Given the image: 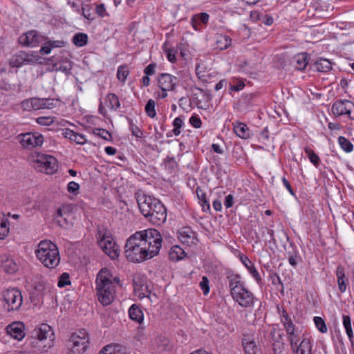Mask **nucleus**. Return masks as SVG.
<instances>
[{
  "instance_id": "nucleus-54",
  "label": "nucleus",
  "mask_w": 354,
  "mask_h": 354,
  "mask_svg": "<svg viewBox=\"0 0 354 354\" xmlns=\"http://www.w3.org/2000/svg\"><path fill=\"white\" fill-rule=\"evenodd\" d=\"M80 189V185L75 181H71L67 186V190L69 193L76 194Z\"/></svg>"
},
{
  "instance_id": "nucleus-30",
  "label": "nucleus",
  "mask_w": 354,
  "mask_h": 354,
  "mask_svg": "<svg viewBox=\"0 0 354 354\" xmlns=\"http://www.w3.org/2000/svg\"><path fill=\"white\" fill-rule=\"evenodd\" d=\"M315 70L322 73H327L332 69V63L327 59L320 58L314 64Z\"/></svg>"
},
{
  "instance_id": "nucleus-12",
  "label": "nucleus",
  "mask_w": 354,
  "mask_h": 354,
  "mask_svg": "<svg viewBox=\"0 0 354 354\" xmlns=\"http://www.w3.org/2000/svg\"><path fill=\"white\" fill-rule=\"evenodd\" d=\"M234 301L242 308H252L257 300L254 295L245 287L232 295Z\"/></svg>"
},
{
  "instance_id": "nucleus-11",
  "label": "nucleus",
  "mask_w": 354,
  "mask_h": 354,
  "mask_svg": "<svg viewBox=\"0 0 354 354\" xmlns=\"http://www.w3.org/2000/svg\"><path fill=\"white\" fill-rule=\"evenodd\" d=\"M331 111L336 117L346 115L354 120V103L347 100H338L332 106Z\"/></svg>"
},
{
  "instance_id": "nucleus-28",
  "label": "nucleus",
  "mask_w": 354,
  "mask_h": 354,
  "mask_svg": "<svg viewBox=\"0 0 354 354\" xmlns=\"http://www.w3.org/2000/svg\"><path fill=\"white\" fill-rule=\"evenodd\" d=\"M99 354H131L127 352V348L120 345H107L104 346Z\"/></svg>"
},
{
  "instance_id": "nucleus-56",
  "label": "nucleus",
  "mask_w": 354,
  "mask_h": 354,
  "mask_svg": "<svg viewBox=\"0 0 354 354\" xmlns=\"http://www.w3.org/2000/svg\"><path fill=\"white\" fill-rule=\"evenodd\" d=\"M176 50L174 49L169 48L166 50V55L168 60L171 62H175L176 61Z\"/></svg>"
},
{
  "instance_id": "nucleus-64",
  "label": "nucleus",
  "mask_w": 354,
  "mask_h": 354,
  "mask_svg": "<svg viewBox=\"0 0 354 354\" xmlns=\"http://www.w3.org/2000/svg\"><path fill=\"white\" fill-rule=\"evenodd\" d=\"M261 21L267 26H270L273 24V18L270 15H266L262 17Z\"/></svg>"
},
{
  "instance_id": "nucleus-5",
  "label": "nucleus",
  "mask_w": 354,
  "mask_h": 354,
  "mask_svg": "<svg viewBox=\"0 0 354 354\" xmlns=\"http://www.w3.org/2000/svg\"><path fill=\"white\" fill-rule=\"evenodd\" d=\"M35 254L38 260L48 268L53 269L59 263L60 256L58 248L56 244L49 240L40 241Z\"/></svg>"
},
{
  "instance_id": "nucleus-63",
  "label": "nucleus",
  "mask_w": 354,
  "mask_h": 354,
  "mask_svg": "<svg viewBox=\"0 0 354 354\" xmlns=\"http://www.w3.org/2000/svg\"><path fill=\"white\" fill-rule=\"evenodd\" d=\"M156 65L154 64H149L145 69V73L147 75H151L155 73Z\"/></svg>"
},
{
  "instance_id": "nucleus-24",
  "label": "nucleus",
  "mask_w": 354,
  "mask_h": 354,
  "mask_svg": "<svg viewBox=\"0 0 354 354\" xmlns=\"http://www.w3.org/2000/svg\"><path fill=\"white\" fill-rule=\"evenodd\" d=\"M232 44V39L223 34H217L215 37V48L223 50L228 48Z\"/></svg>"
},
{
  "instance_id": "nucleus-39",
  "label": "nucleus",
  "mask_w": 354,
  "mask_h": 354,
  "mask_svg": "<svg viewBox=\"0 0 354 354\" xmlns=\"http://www.w3.org/2000/svg\"><path fill=\"white\" fill-rule=\"evenodd\" d=\"M9 231V221L4 217H0V239H5Z\"/></svg>"
},
{
  "instance_id": "nucleus-59",
  "label": "nucleus",
  "mask_w": 354,
  "mask_h": 354,
  "mask_svg": "<svg viewBox=\"0 0 354 354\" xmlns=\"http://www.w3.org/2000/svg\"><path fill=\"white\" fill-rule=\"evenodd\" d=\"M21 106L26 111H31L33 109L32 98L24 100L21 103Z\"/></svg>"
},
{
  "instance_id": "nucleus-29",
  "label": "nucleus",
  "mask_w": 354,
  "mask_h": 354,
  "mask_svg": "<svg viewBox=\"0 0 354 354\" xmlns=\"http://www.w3.org/2000/svg\"><path fill=\"white\" fill-rule=\"evenodd\" d=\"M241 261L243 263V264L246 267L250 274L254 277V279L257 282L260 281L261 279L259 275V273L254 266L252 261L246 256L241 257Z\"/></svg>"
},
{
  "instance_id": "nucleus-18",
  "label": "nucleus",
  "mask_w": 354,
  "mask_h": 354,
  "mask_svg": "<svg viewBox=\"0 0 354 354\" xmlns=\"http://www.w3.org/2000/svg\"><path fill=\"white\" fill-rule=\"evenodd\" d=\"M313 343L309 337L303 335V338L300 343L295 346L291 347V349L295 354H312Z\"/></svg>"
},
{
  "instance_id": "nucleus-44",
  "label": "nucleus",
  "mask_w": 354,
  "mask_h": 354,
  "mask_svg": "<svg viewBox=\"0 0 354 354\" xmlns=\"http://www.w3.org/2000/svg\"><path fill=\"white\" fill-rule=\"evenodd\" d=\"M133 239V235L130 236L127 241V243L125 245V254L127 259L130 262H133V245L131 240Z\"/></svg>"
},
{
  "instance_id": "nucleus-10",
  "label": "nucleus",
  "mask_w": 354,
  "mask_h": 354,
  "mask_svg": "<svg viewBox=\"0 0 354 354\" xmlns=\"http://www.w3.org/2000/svg\"><path fill=\"white\" fill-rule=\"evenodd\" d=\"M143 320L142 310L138 306L134 305V324H138L136 333L134 335V346H141L147 342L146 326L143 323Z\"/></svg>"
},
{
  "instance_id": "nucleus-31",
  "label": "nucleus",
  "mask_w": 354,
  "mask_h": 354,
  "mask_svg": "<svg viewBox=\"0 0 354 354\" xmlns=\"http://www.w3.org/2000/svg\"><path fill=\"white\" fill-rule=\"evenodd\" d=\"M196 193L203 210L204 212L209 211L210 204L207 198L206 193L200 187L196 188Z\"/></svg>"
},
{
  "instance_id": "nucleus-35",
  "label": "nucleus",
  "mask_w": 354,
  "mask_h": 354,
  "mask_svg": "<svg viewBox=\"0 0 354 354\" xmlns=\"http://www.w3.org/2000/svg\"><path fill=\"white\" fill-rule=\"evenodd\" d=\"M342 324L345 328L346 333L349 339L350 342H352L353 338V332L351 326V319L349 315H342Z\"/></svg>"
},
{
  "instance_id": "nucleus-33",
  "label": "nucleus",
  "mask_w": 354,
  "mask_h": 354,
  "mask_svg": "<svg viewBox=\"0 0 354 354\" xmlns=\"http://www.w3.org/2000/svg\"><path fill=\"white\" fill-rule=\"evenodd\" d=\"M169 256L171 260L177 261L185 257V252L180 246L174 245L170 249Z\"/></svg>"
},
{
  "instance_id": "nucleus-43",
  "label": "nucleus",
  "mask_w": 354,
  "mask_h": 354,
  "mask_svg": "<svg viewBox=\"0 0 354 354\" xmlns=\"http://www.w3.org/2000/svg\"><path fill=\"white\" fill-rule=\"evenodd\" d=\"M24 58L26 64L37 63L41 59L37 53L26 51H24Z\"/></svg>"
},
{
  "instance_id": "nucleus-19",
  "label": "nucleus",
  "mask_w": 354,
  "mask_h": 354,
  "mask_svg": "<svg viewBox=\"0 0 354 354\" xmlns=\"http://www.w3.org/2000/svg\"><path fill=\"white\" fill-rule=\"evenodd\" d=\"M0 261L2 269L8 274L15 273L19 268V266L15 260L6 254L1 256Z\"/></svg>"
},
{
  "instance_id": "nucleus-15",
  "label": "nucleus",
  "mask_w": 354,
  "mask_h": 354,
  "mask_svg": "<svg viewBox=\"0 0 354 354\" xmlns=\"http://www.w3.org/2000/svg\"><path fill=\"white\" fill-rule=\"evenodd\" d=\"M157 81L161 91H173L178 83V78L169 73H161L158 77Z\"/></svg>"
},
{
  "instance_id": "nucleus-14",
  "label": "nucleus",
  "mask_w": 354,
  "mask_h": 354,
  "mask_svg": "<svg viewBox=\"0 0 354 354\" xmlns=\"http://www.w3.org/2000/svg\"><path fill=\"white\" fill-rule=\"evenodd\" d=\"M20 136L21 144L26 148L40 147L44 143V137L38 132L26 133L21 134Z\"/></svg>"
},
{
  "instance_id": "nucleus-20",
  "label": "nucleus",
  "mask_w": 354,
  "mask_h": 354,
  "mask_svg": "<svg viewBox=\"0 0 354 354\" xmlns=\"http://www.w3.org/2000/svg\"><path fill=\"white\" fill-rule=\"evenodd\" d=\"M152 347L154 351L161 353L169 351L171 348V345L167 337L158 335L153 339Z\"/></svg>"
},
{
  "instance_id": "nucleus-61",
  "label": "nucleus",
  "mask_w": 354,
  "mask_h": 354,
  "mask_svg": "<svg viewBox=\"0 0 354 354\" xmlns=\"http://www.w3.org/2000/svg\"><path fill=\"white\" fill-rule=\"evenodd\" d=\"M134 136H136L137 138H139V140H137V142H140V143L144 144L145 139H143V132L137 127L134 128Z\"/></svg>"
},
{
  "instance_id": "nucleus-26",
  "label": "nucleus",
  "mask_w": 354,
  "mask_h": 354,
  "mask_svg": "<svg viewBox=\"0 0 354 354\" xmlns=\"http://www.w3.org/2000/svg\"><path fill=\"white\" fill-rule=\"evenodd\" d=\"M234 131L237 136L243 139H247L250 136L249 128L245 123L235 122L233 123Z\"/></svg>"
},
{
  "instance_id": "nucleus-17",
  "label": "nucleus",
  "mask_w": 354,
  "mask_h": 354,
  "mask_svg": "<svg viewBox=\"0 0 354 354\" xmlns=\"http://www.w3.org/2000/svg\"><path fill=\"white\" fill-rule=\"evenodd\" d=\"M24 324L21 322H15L6 327V333L15 339L21 340L25 336Z\"/></svg>"
},
{
  "instance_id": "nucleus-38",
  "label": "nucleus",
  "mask_w": 354,
  "mask_h": 354,
  "mask_svg": "<svg viewBox=\"0 0 354 354\" xmlns=\"http://www.w3.org/2000/svg\"><path fill=\"white\" fill-rule=\"evenodd\" d=\"M106 104L108 107L113 110H116L120 106L118 97L113 93H109L106 96Z\"/></svg>"
},
{
  "instance_id": "nucleus-51",
  "label": "nucleus",
  "mask_w": 354,
  "mask_h": 354,
  "mask_svg": "<svg viewBox=\"0 0 354 354\" xmlns=\"http://www.w3.org/2000/svg\"><path fill=\"white\" fill-rule=\"evenodd\" d=\"M43 109H53L56 106L57 100L50 98H42Z\"/></svg>"
},
{
  "instance_id": "nucleus-57",
  "label": "nucleus",
  "mask_w": 354,
  "mask_h": 354,
  "mask_svg": "<svg viewBox=\"0 0 354 354\" xmlns=\"http://www.w3.org/2000/svg\"><path fill=\"white\" fill-rule=\"evenodd\" d=\"M46 44H49L53 49L55 48H61L64 46L65 42L62 40L50 41L47 39Z\"/></svg>"
},
{
  "instance_id": "nucleus-4",
  "label": "nucleus",
  "mask_w": 354,
  "mask_h": 354,
  "mask_svg": "<svg viewBox=\"0 0 354 354\" xmlns=\"http://www.w3.org/2000/svg\"><path fill=\"white\" fill-rule=\"evenodd\" d=\"M55 334L52 327L47 324H41L32 332L28 339L30 345L39 351L45 352L54 345Z\"/></svg>"
},
{
  "instance_id": "nucleus-13",
  "label": "nucleus",
  "mask_w": 354,
  "mask_h": 354,
  "mask_svg": "<svg viewBox=\"0 0 354 354\" xmlns=\"http://www.w3.org/2000/svg\"><path fill=\"white\" fill-rule=\"evenodd\" d=\"M46 37L40 35L36 30L28 31L19 38V42L26 46L36 47L46 41Z\"/></svg>"
},
{
  "instance_id": "nucleus-49",
  "label": "nucleus",
  "mask_w": 354,
  "mask_h": 354,
  "mask_svg": "<svg viewBox=\"0 0 354 354\" xmlns=\"http://www.w3.org/2000/svg\"><path fill=\"white\" fill-rule=\"evenodd\" d=\"M93 133L95 136L102 138L105 140H109L111 138V135L110 134V133L108 131L103 129H94L93 130Z\"/></svg>"
},
{
  "instance_id": "nucleus-41",
  "label": "nucleus",
  "mask_w": 354,
  "mask_h": 354,
  "mask_svg": "<svg viewBox=\"0 0 354 354\" xmlns=\"http://www.w3.org/2000/svg\"><path fill=\"white\" fill-rule=\"evenodd\" d=\"M338 143L346 153H350L353 150V145L349 140L344 136H339L338 138Z\"/></svg>"
},
{
  "instance_id": "nucleus-36",
  "label": "nucleus",
  "mask_w": 354,
  "mask_h": 354,
  "mask_svg": "<svg viewBox=\"0 0 354 354\" xmlns=\"http://www.w3.org/2000/svg\"><path fill=\"white\" fill-rule=\"evenodd\" d=\"M10 64L13 67H20L26 64L24 58V51H19L13 55L10 59Z\"/></svg>"
},
{
  "instance_id": "nucleus-2",
  "label": "nucleus",
  "mask_w": 354,
  "mask_h": 354,
  "mask_svg": "<svg viewBox=\"0 0 354 354\" xmlns=\"http://www.w3.org/2000/svg\"><path fill=\"white\" fill-rule=\"evenodd\" d=\"M138 206L142 215L154 225H160L167 220V210L158 199L146 195H138Z\"/></svg>"
},
{
  "instance_id": "nucleus-25",
  "label": "nucleus",
  "mask_w": 354,
  "mask_h": 354,
  "mask_svg": "<svg viewBox=\"0 0 354 354\" xmlns=\"http://www.w3.org/2000/svg\"><path fill=\"white\" fill-rule=\"evenodd\" d=\"M228 279L229 288L230 290L231 295L245 288L243 282L241 281V277L239 275L232 274L230 276Z\"/></svg>"
},
{
  "instance_id": "nucleus-16",
  "label": "nucleus",
  "mask_w": 354,
  "mask_h": 354,
  "mask_svg": "<svg viewBox=\"0 0 354 354\" xmlns=\"http://www.w3.org/2000/svg\"><path fill=\"white\" fill-rule=\"evenodd\" d=\"M178 239L180 242L187 246L196 245L198 243V239L194 232L187 226L181 227L178 230Z\"/></svg>"
},
{
  "instance_id": "nucleus-58",
  "label": "nucleus",
  "mask_w": 354,
  "mask_h": 354,
  "mask_svg": "<svg viewBox=\"0 0 354 354\" xmlns=\"http://www.w3.org/2000/svg\"><path fill=\"white\" fill-rule=\"evenodd\" d=\"M43 101L42 98H37V97H32V103L33 106L34 110H38L43 109Z\"/></svg>"
},
{
  "instance_id": "nucleus-23",
  "label": "nucleus",
  "mask_w": 354,
  "mask_h": 354,
  "mask_svg": "<svg viewBox=\"0 0 354 354\" xmlns=\"http://www.w3.org/2000/svg\"><path fill=\"white\" fill-rule=\"evenodd\" d=\"M286 332L287 333L288 339L290 343V347H295L296 344L300 343L303 338V335H304V334H301V330L295 326L290 328V330L287 328Z\"/></svg>"
},
{
  "instance_id": "nucleus-46",
  "label": "nucleus",
  "mask_w": 354,
  "mask_h": 354,
  "mask_svg": "<svg viewBox=\"0 0 354 354\" xmlns=\"http://www.w3.org/2000/svg\"><path fill=\"white\" fill-rule=\"evenodd\" d=\"M155 105H156L155 101L151 99L147 102V103L145 106L146 113L149 117H150L151 118H155L156 115Z\"/></svg>"
},
{
  "instance_id": "nucleus-53",
  "label": "nucleus",
  "mask_w": 354,
  "mask_h": 354,
  "mask_svg": "<svg viewBox=\"0 0 354 354\" xmlns=\"http://www.w3.org/2000/svg\"><path fill=\"white\" fill-rule=\"evenodd\" d=\"M70 283V281H69V275L67 273H63L60 278H59V280L58 281V286L60 287V288H62V287H64L66 286V285H68Z\"/></svg>"
},
{
  "instance_id": "nucleus-60",
  "label": "nucleus",
  "mask_w": 354,
  "mask_h": 354,
  "mask_svg": "<svg viewBox=\"0 0 354 354\" xmlns=\"http://www.w3.org/2000/svg\"><path fill=\"white\" fill-rule=\"evenodd\" d=\"M245 86V84L243 81L239 80L236 84L235 85H231L230 87V90L234 91H239L242 90Z\"/></svg>"
},
{
  "instance_id": "nucleus-62",
  "label": "nucleus",
  "mask_w": 354,
  "mask_h": 354,
  "mask_svg": "<svg viewBox=\"0 0 354 354\" xmlns=\"http://www.w3.org/2000/svg\"><path fill=\"white\" fill-rule=\"evenodd\" d=\"M46 41H47V39L46 40V41H44L43 43L44 44V46H42L39 50V52L43 55H48L52 50V48L50 46V45L46 44Z\"/></svg>"
},
{
  "instance_id": "nucleus-9",
  "label": "nucleus",
  "mask_w": 354,
  "mask_h": 354,
  "mask_svg": "<svg viewBox=\"0 0 354 354\" xmlns=\"http://www.w3.org/2000/svg\"><path fill=\"white\" fill-rule=\"evenodd\" d=\"M3 307L8 312L17 311L23 303V297L19 290L9 288L2 292Z\"/></svg>"
},
{
  "instance_id": "nucleus-32",
  "label": "nucleus",
  "mask_w": 354,
  "mask_h": 354,
  "mask_svg": "<svg viewBox=\"0 0 354 354\" xmlns=\"http://www.w3.org/2000/svg\"><path fill=\"white\" fill-rule=\"evenodd\" d=\"M294 66L297 70H304L308 64V55L306 53L296 55L293 58Z\"/></svg>"
},
{
  "instance_id": "nucleus-3",
  "label": "nucleus",
  "mask_w": 354,
  "mask_h": 354,
  "mask_svg": "<svg viewBox=\"0 0 354 354\" xmlns=\"http://www.w3.org/2000/svg\"><path fill=\"white\" fill-rule=\"evenodd\" d=\"M120 279L113 277L111 271L104 268L97 273L95 279V290L98 301L103 306L110 305L115 296V285Z\"/></svg>"
},
{
  "instance_id": "nucleus-6",
  "label": "nucleus",
  "mask_w": 354,
  "mask_h": 354,
  "mask_svg": "<svg viewBox=\"0 0 354 354\" xmlns=\"http://www.w3.org/2000/svg\"><path fill=\"white\" fill-rule=\"evenodd\" d=\"M32 167L40 172L53 174L58 170L57 159L50 155L35 153L32 157Z\"/></svg>"
},
{
  "instance_id": "nucleus-37",
  "label": "nucleus",
  "mask_w": 354,
  "mask_h": 354,
  "mask_svg": "<svg viewBox=\"0 0 354 354\" xmlns=\"http://www.w3.org/2000/svg\"><path fill=\"white\" fill-rule=\"evenodd\" d=\"M279 314L281 317V322L285 328V330H286L287 328L290 330V328L295 326L290 317L288 315L286 310L283 309L279 312Z\"/></svg>"
},
{
  "instance_id": "nucleus-22",
  "label": "nucleus",
  "mask_w": 354,
  "mask_h": 354,
  "mask_svg": "<svg viewBox=\"0 0 354 354\" xmlns=\"http://www.w3.org/2000/svg\"><path fill=\"white\" fill-rule=\"evenodd\" d=\"M71 216V214L63 207L57 209L55 219L59 225L62 227H68L72 225L71 222L69 221Z\"/></svg>"
},
{
  "instance_id": "nucleus-40",
  "label": "nucleus",
  "mask_w": 354,
  "mask_h": 354,
  "mask_svg": "<svg viewBox=\"0 0 354 354\" xmlns=\"http://www.w3.org/2000/svg\"><path fill=\"white\" fill-rule=\"evenodd\" d=\"M73 42L77 46L82 47L87 44L88 36L85 33H77L73 37Z\"/></svg>"
},
{
  "instance_id": "nucleus-45",
  "label": "nucleus",
  "mask_w": 354,
  "mask_h": 354,
  "mask_svg": "<svg viewBox=\"0 0 354 354\" xmlns=\"http://www.w3.org/2000/svg\"><path fill=\"white\" fill-rule=\"evenodd\" d=\"M314 323L317 330L322 333H327L328 328L324 320L320 317H315L313 318Z\"/></svg>"
},
{
  "instance_id": "nucleus-21",
  "label": "nucleus",
  "mask_w": 354,
  "mask_h": 354,
  "mask_svg": "<svg viewBox=\"0 0 354 354\" xmlns=\"http://www.w3.org/2000/svg\"><path fill=\"white\" fill-rule=\"evenodd\" d=\"M335 274L339 291L341 293H344L346 291L347 286L349 283L348 279L346 276L344 268L342 266H339L337 268Z\"/></svg>"
},
{
  "instance_id": "nucleus-48",
  "label": "nucleus",
  "mask_w": 354,
  "mask_h": 354,
  "mask_svg": "<svg viewBox=\"0 0 354 354\" xmlns=\"http://www.w3.org/2000/svg\"><path fill=\"white\" fill-rule=\"evenodd\" d=\"M184 122L180 117L176 118L173 121L174 129L172 131L175 136H178L180 133V129L183 127Z\"/></svg>"
},
{
  "instance_id": "nucleus-27",
  "label": "nucleus",
  "mask_w": 354,
  "mask_h": 354,
  "mask_svg": "<svg viewBox=\"0 0 354 354\" xmlns=\"http://www.w3.org/2000/svg\"><path fill=\"white\" fill-rule=\"evenodd\" d=\"M63 135L66 138H68L78 145H83L86 142V139L84 135L76 133L69 129H65L63 132Z\"/></svg>"
},
{
  "instance_id": "nucleus-55",
  "label": "nucleus",
  "mask_w": 354,
  "mask_h": 354,
  "mask_svg": "<svg viewBox=\"0 0 354 354\" xmlns=\"http://www.w3.org/2000/svg\"><path fill=\"white\" fill-rule=\"evenodd\" d=\"M189 123L194 128H197L198 129V128H200L201 127L202 122H201V120L200 119V118L198 117L197 115H192L189 118Z\"/></svg>"
},
{
  "instance_id": "nucleus-47",
  "label": "nucleus",
  "mask_w": 354,
  "mask_h": 354,
  "mask_svg": "<svg viewBox=\"0 0 354 354\" xmlns=\"http://www.w3.org/2000/svg\"><path fill=\"white\" fill-rule=\"evenodd\" d=\"M129 75V70L127 66H120L118 69L117 77L121 82H124Z\"/></svg>"
},
{
  "instance_id": "nucleus-1",
  "label": "nucleus",
  "mask_w": 354,
  "mask_h": 354,
  "mask_svg": "<svg viewBox=\"0 0 354 354\" xmlns=\"http://www.w3.org/2000/svg\"><path fill=\"white\" fill-rule=\"evenodd\" d=\"M162 243L161 234L156 229L134 233V263H141L157 256Z\"/></svg>"
},
{
  "instance_id": "nucleus-34",
  "label": "nucleus",
  "mask_w": 354,
  "mask_h": 354,
  "mask_svg": "<svg viewBox=\"0 0 354 354\" xmlns=\"http://www.w3.org/2000/svg\"><path fill=\"white\" fill-rule=\"evenodd\" d=\"M243 346L247 354H254L256 353V343L250 337H245L243 339Z\"/></svg>"
},
{
  "instance_id": "nucleus-8",
  "label": "nucleus",
  "mask_w": 354,
  "mask_h": 354,
  "mask_svg": "<svg viewBox=\"0 0 354 354\" xmlns=\"http://www.w3.org/2000/svg\"><path fill=\"white\" fill-rule=\"evenodd\" d=\"M89 342V337L85 329L73 333L68 345V354H82L85 352Z\"/></svg>"
},
{
  "instance_id": "nucleus-50",
  "label": "nucleus",
  "mask_w": 354,
  "mask_h": 354,
  "mask_svg": "<svg viewBox=\"0 0 354 354\" xmlns=\"http://www.w3.org/2000/svg\"><path fill=\"white\" fill-rule=\"evenodd\" d=\"M37 122L43 126H50L54 122V118L41 116L37 118Z\"/></svg>"
},
{
  "instance_id": "nucleus-52",
  "label": "nucleus",
  "mask_w": 354,
  "mask_h": 354,
  "mask_svg": "<svg viewBox=\"0 0 354 354\" xmlns=\"http://www.w3.org/2000/svg\"><path fill=\"white\" fill-rule=\"evenodd\" d=\"M200 286L204 295H207L209 292V280L207 277H203L200 282Z\"/></svg>"
},
{
  "instance_id": "nucleus-7",
  "label": "nucleus",
  "mask_w": 354,
  "mask_h": 354,
  "mask_svg": "<svg viewBox=\"0 0 354 354\" xmlns=\"http://www.w3.org/2000/svg\"><path fill=\"white\" fill-rule=\"evenodd\" d=\"M97 242L104 252L115 259L119 256V248L113 241L112 235L106 229L98 228Z\"/></svg>"
},
{
  "instance_id": "nucleus-42",
  "label": "nucleus",
  "mask_w": 354,
  "mask_h": 354,
  "mask_svg": "<svg viewBox=\"0 0 354 354\" xmlns=\"http://www.w3.org/2000/svg\"><path fill=\"white\" fill-rule=\"evenodd\" d=\"M304 151L309 158L310 162L313 163L316 167H317L320 163V158L318 155L315 153L313 149L308 147L304 149Z\"/></svg>"
}]
</instances>
